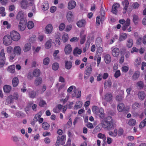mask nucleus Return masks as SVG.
Instances as JSON below:
<instances>
[{
  "label": "nucleus",
  "instance_id": "f257e3e1",
  "mask_svg": "<svg viewBox=\"0 0 146 146\" xmlns=\"http://www.w3.org/2000/svg\"><path fill=\"white\" fill-rule=\"evenodd\" d=\"M115 126V124L113 122L112 118L111 117H108L105 119L102 120L100 124L97 125L95 129L98 131H99L103 127L110 131L113 129Z\"/></svg>",
  "mask_w": 146,
  "mask_h": 146
},
{
  "label": "nucleus",
  "instance_id": "f03ea898",
  "mask_svg": "<svg viewBox=\"0 0 146 146\" xmlns=\"http://www.w3.org/2000/svg\"><path fill=\"white\" fill-rule=\"evenodd\" d=\"M22 49L21 47L19 46H15L13 49V52L9 55V60L10 62L14 61L15 59L16 55H20L22 53Z\"/></svg>",
  "mask_w": 146,
  "mask_h": 146
},
{
  "label": "nucleus",
  "instance_id": "7ed1b4c3",
  "mask_svg": "<svg viewBox=\"0 0 146 146\" xmlns=\"http://www.w3.org/2000/svg\"><path fill=\"white\" fill-rule=\"evenodd\" d=\"M10 36L12 40L17 41L20 38L21 36L20 34L17 31H13L11 32Z\"/></svg>",
  "mask_w": 146,
  "mask_h": 146
},
{
  "label": "nucleus",
  "instance_id": "20e7f679",
  "mask_svg": "<svg viewBox=\"0 0 146 146\" xmlns=\"http://www.w3.org/2000/svg\"><path fill=\"white\" fill-rule=\"evenodd\" d=\"M3 42L4 45L6 46L10 45L12 42V40L9 35H5L3 38Z\"/></svg>",
  "mask_w": 146,
  "mask_h": 146
},
{
  "label": "nucleus",
  "instance_id": "39448f33",
  "mask_svg": "<svg viewBox=\"0 0 146 146\" xmlns=\"http://www.w3.org/2000/svg\"><path fill=\"white\" fill-rule=\"evenodd\" d=\"M66 139V136L65 135H62L61 136H58L56 141V146H59L60 143L62 145L64 144L65 142Z\"/></svg>",
  "mask_w": 146,
  "mask_h": 146
},
{
  "label": "nucleus",
  "instance_id": "423d86ee",
  "mask_svg": "<svg viewBox=\"0 0 146 146\" xmlns=\"http://www.w3.org/2000/svg\"><path fill=\"white\" fill-rule=\"evenodd\" d=\"M111 54L114 57H117L119 54V50L118 48L113 47L111 48Z\"/></svg>",
  "mask_w": 146,
  "mask_h": 146
},
{
  "label": "nucleus",
  "instance_id": "0eeeda50",
  "mask_svg": "<svg viewBox=\"0 0 146 146\" xmlns=\"http://www.w3.org/2000/svg\"><path fill=\"white\" fill-rule=\"evenodd\" d=\"M25 15V13L23 11H19L17 14L16 19L20 21H25L24 19Z\"/></svg>",
  "mask_w": 146,
  "mask_h": 146
},
{
  "label": "nucleus",
  "instance_id": "6e6552de",
  "mask_svg": "<svg viewBox=\"0 0 146 146\" xmlns=\"http://www.w3.org/2000/svg\"><path fill=\"white\" fill-rule=\"evenodd\" d=\"M120 7V5L117 3L114 4L112 7L111 12L115 15H117V13L118 10Z\"/></svg>",
  "mask_w": 146,
  "mask_h": 146
},
{
  "label": "nucleus",
  "instance_id": "1a4fd4ad",
  "mask_svg": "<svg viewBox=\"0 0 146 146\" xmlns=\"http://www.w3.org/2000/svg\"><path fill=\"white\" fill-rule=\"evenodd\" d=\"M104 97L105 100L111 104L113 98L112 94L110 93H107L105 95Z\"/></svg>",
  "mask_w": 146,
  "mask_h": 146
},
{
  "label": "nucleus",
  "instance_id": "9d476101",
  "mask_svg": "<svg viewBox=\"0 0 146 146\" xmlns=\"http://www.w3.org/2000/svg\"><path fill=\"white\" fill-rule=\"evenodd\" d=\"M26 27V23L25 21H20L18 25V29L21 31L25 30Z\"/></svg>",
  "mask_w": 146,
  "mask_h": 146
},
{
  "label": "nucleus",
  "instance_id": "9b49d317",
  "mask_svg": "<svg viewBox=\"0 0 146 146\" xmlns=\"http://www.w3.org/2000/svg\"><path fill=\"white\" fill-rule=\"evenodd\" d=\"M74 17V15L73 12L71 11H69L67 13L66 18L67 20L69 22L73 21Z\"/></svg>",
  "mask_w": 146,
  "mask_h": 146
},
{
  "label": "nucleus",
  "instance_id": "f8f14e48",
  "mask_svg": "<svg viewBox=\"0 0 146 146\" xmlns=\"http://www.w3.org/2000/svg\"><path fill=\"white\" fill-rule=\"evenodd\" d=\"M42 114V112L40 111L35 115L33 121L31 123L32 125L33 126L35 125V123L38 121V119L40 117Z\"/></svg>",
  "mask_w": 146,
  "mask_h": 146
},
{
  "label": "nucleus",
  "instance_id": "ddd939ff",
  "mask_svg": "<svg viewBox=\"0 0 146 146\" xmlns=\"http://www.w3.org/2000/svg\"><path fill=\"white\" fill-rule=\"evenodd\" d=\"M137 95L139 99L141 101L143 100L146 96L145 92L142 91L138 92Z\"/></svg>",
  "mask_w": 146,
  "mask_h": 146
},
{
  "label": "nucleus",
  "instance_id": "4468645a",
  "mask_svg": "<svg viewBox=\"0 0 146 146\" xmlns=\"http://www.w3.org/2000/svg\"><path fill=\"white\" fill-rule=\"evenodd\" d=\"M122 4L123 6V13H126L128 6L129 3L127 0H124L122 1Z\"/></svg>",
  "mask_w": 146,
  "mask_h": 146
},
{
  "label": "nucleus",
  "instance_id": "2eb2a0df",
  "mask_svg": "<svg viewBox=\"0 0 146 146\" xmlns=\"http://www.w3.org/2000/svg\"><path fill=\"white\" fill-rule=\"evenodd\" d=\"M72 50L71 45L69 44L66 45L64 48V52L66 54H69L72 52Z\"/></svg>",
  "mask_w": 146,
  "mask_h": 146
},
{
  "label": "nucleus",
  "instance_id": "dca6fc26",
  "mask_svg": "<svg viewBox=\"0 0 146 146\" xmlns=\"http://www.w3.org/2000/svg\"><path fill=\"white\" fill-rule=\"evenodd\" d=\"M76 5V2L73 0L70 1L68 4V8L69 10L74 8Z\"/></svg>",
  "mask_w": 146,
  "mask_h": 146
},
{
  "label": "nucleus",
  "instance_id": "f3484780",
  "mask_svg": "<svg viewBox=\"0 0 146 146\" xmlns=\"http://www.w3.org/2000/svg\"><path fill=\"white\" fill-rule=\"evenodd\" d=\"M28 94L29 97L34 98H35L36 96V92L34 90L29 89L27 90Z\"/></svg>",
  "mask_w": 146,
  "mask_h": 146
},
{
  "label": "nucleus",
  "instance_id": "a211bd4d",
  "mask_svg": "<svg viewBox=\"0 0 146 146\" xmlns=\"http://www.w3.org/2000/svg\"><path fill=\"white\" fill-rule=\"evenodd\" d=\"M31 45L30 43L25 44L23 46V50L24 52H27L29 51L31 49Z\"/></svg>",
  "mask_w": 146,
  "mask_h": 146
},
{
  "label": "nucleus",
  "instance_id": "6ab92c4d",
  "mask_svg": "<svg viewBox=\"0 0 146 146\" xmlns=\"http://www.w3.org/2000/svg\"><path fill=\"white\" fill-rule=\"evenodd\" d=\"M53 27L51 24H48L45 27V31L47 34L51 33L52 31Z\"/></svg>",
  "mask_w": 146,
  "mask_h": 146
},
{
  "label": "nucleus",
  "instance_id": "aec40b11",
  "mask_svg": "<svg viewBox=\"0 0 146 146\" xmlns=\"http://www.w3.org/2000/svg\"><path fill=\"white\" fill-rule=\"evenodd\" d=\"M97 112L96 115H98L100 118H103L104 117L105 114L104 113V110L103 108H100Z\"/></svg>",
  "mask_w": 146,
  "mask_h": 146
},
{
  "label": "nucleus",
  "instance_id": "412c9836",
  "mask_svg": "<svg viewBox=\"0 0 146 146\" xmlns=\"http://www.w3.org/2000/svg\"><path fill=\"white\" fill-rule=\"evenodd\" d=\"M49 7V5L47 1H44L41 4V8L44 11L47 10Z\"/></svg>",
  "mask_w": 146,
  "mask_h": 146
},
{
  "label": "nucleus",
  "instance_id": "4be33fe9",
  "mask_svg": "<svg viewBox=\"0 0 146 146\" xmlns=\"http://www.w3.org/2000/svg\"><path fill=\"white\" fill-rule=\"evenodd\" d=\"M141 63V58L139 57H138L135 60L134 64L135 66L138 67L140 65Z\"/></svg>",
  "mask_w": 146,
  "mask_h": 146
},
{
  "label": "nucleus",
  "instance_id": "5701e85b",
  "mask_svg": "<svg viewBox=\"0 0 146 146\" xmlns=\"http://www.w3.org/2000/svg\"><path fill=\"white\" fill-rule=\"evenodd\" d=\"M42 80L41 78L39 77L36 78L34 82V84L36 86H38L41 84Z\"/></svg>",
  "mask_w": 146,
  "mask_h": 146
},
{
  "label": "nucleus",
  "instance_id": "b1692460",
  "mask_svg": "<svg viewBox=\"0 0 146 146\" xmlns=\"http://www.w3.org/2000/svg\"><path fill=\"white\" fill-rule=\"evenodd\" d=\"M80 43L81 44H83L85 42L86 40V35L84 33V31H82L80 33Z\"/></svg>",
  "mask_w": 146,
  "mask_h": 146
},
{
  "label": "nucleus",
  "instance_id": "393cba45",
  "mask_svg": "<svg viewBox=\"0 0 146 146\" xmlns=\"http://www.w3.org/2000/svg\"><path fill=\"white\" fill-rule=\"evenodd\" d=\"M130 23V20L129 19H127L125 22L124 24L122 27V29L123 31L127 30V28L129 26Z\"/></svg>",
  "mask_w": 146,
  "mask_h": 146
},
{
  "label": "nucleus",
  "instance_id": "a878e982",
  "mask_svg": "<svg viewBox=\"0 0 146 146\" xmlns=\"http://www.w3.org/2000/svg\"><path fill=\"white\" fill-rule=\"evenodd\" d=\"M104 59L106 64L109 63L111 61V58L110 55L108 54H105L104 56Z\"/></svg>",
  "mask_w": 146,
  "mask_h": 146
},
{
  "label": "nucleus",
  "instance_id": "bb28decb",
  "mask_svg": "<svg viewBox=\"0 0 146 146\" xmlns=\"http://www.w3.org/2000/svg\"><path fill=\"white\" fill-rule=\"evenodd\" d=\"M140 76V72L139 71H136L134 72L132 76V79L136 80L138 79Z\"/></svg>",
  "mask_w": 146,
  "mask_h": 146
},
{
  "label": "nucleus",
  "instance_id": "cd10ccee",
  "mask_svg": "<svg viewBox=\"0 0 146 146\" xmlns=\"http://www.w3.org/2000/svg\"><path fill=\"white\" fill-rule=\"evenodd\" d=\"M133 44V41L132 39L128 38L127 40L126 45L127 47L128 48H131Z\"/></svg>",
  "mask_w": 146,
  "mask_h": 146
},
{
  "label": "nucleus",
  "instance_id": "c85d7f7f",
  "mask_svg": "<svg viewBox=\"0 0 146 146\" xmlns=\"http://www.w3.org/2000/svg\"><path fill=\"white\" fill-rule=\"evenodd\" d=\"M3 89L5 93H8L11 90V87L10 85H6L4 86Z\"/></svg>",
  "mask_w": 146,
  "mask_h": 146
},
{
  "label": "nucleus",
  "instance_id": "c756f323",
  "mask_svg": "<svg viewBox=\"0 0 146 146\" xmlns=\"http://www.w3.org/2000/svg\"><path fill=\"white\" fill-rule=\"evenodd\" d=\"M127 34L122 33H121L119 35V40L120 41H122L125 39L127 38Z\"/></svg>",
  "mask_w": 146,
  "mask_h": 146
},
{
  "label": "nucleus",
  "instance_id": "7c9ffc66",
  "mask_svg": "<svg viewBox=\"0 0 146 146\" xmlns=\"http://www.w3.org/2000/svg\"><path fill=\"white\" fill-rule=\"evenodd\" d=\"M40 70L38 68H36L33 70V74L34 77H37L40 76Z\"/></svg>",
  "mask_w": 146,
  "mask_h": 146
},
{
  "label": "nucleus",
  "instance_id": "2f4dec72",
  "mask_svg": "<svg viewBox=\"0 0 146 146\" xmlns=\"http://www.w3.org/2000/svg\"><path fill=\"white\" fill-rule=\"evenodd\" d=\"M77 24L80 27H84L86 25V21L84 19H81L77 22Z\"/></svg>",
  "mask_w": 146,
  "mask_h": 146
},
{
  "label": "nucleus",
  "instance_id": "473e14b6",
  "mask_svg": "<svg viewBox=\"0 0 146 146\" xmlns=\"http://www.w3.org/2000/svg\"><path fill=\"white\" fill-rule=\"evenodd\" d=\"M19 83V80L18 78L15 77L12 80L13 86L14 87H17Z\"/></svg>",
  "mask_w": 146,
  "mask_h": 146
},
{
  "label": "nucleus",
  "instance_id": "72a5a7b5",
  "mask_svg": "<svg viewBox=\"0 0 146 146\" xmlns=\"http://www.w3.org/2000/svg\"><path fill=\"white\" fill-rule=\"evenodd\" d=\"M82 50L78 47H76L73 50V53L74 55L77 56V54H80L82 53Z\"/></svg>",
  "mask_w": 146,
  "mask_h": 146
},
{
  "label": "nucleus",
  "instance_id": "f704fd0d",
  "mask_svg": "<svg viewBox=\"0 0 146 146\" xmlns=\"http://www.w3.org/2000/svg\"><path fill=\"white\" fill-rule=\"evenodd\" d=\"M102 38L100 37H98L96 39L95 44L96 46H101L102 45Z\"/></svg>",
  "mask_w": 146,
  "mask_h": 146
},
{
  "label": "nucleus",
  "instance_id": "c9c22d12",
  "mask_svg": "<svg viewBox=\"0 0 146 146\" xmlns=\"http://www.w3.org/2000/svg\"><path fill=\"white\" fill-rule=\"evenodd\" d=\"M124 105L122 103H119L117 106V109L119 112L122 111L124 109Z\"/></svg>",
  "mask_w": 146,
  "mask_h": 146
},
{
  "label": "nucleus",
  "instance_id": "e433bc0d",
  "mask_svg": "<svg viewBox=\"0 0 146 146\" xmlns=\"http://www.w3.org/2000/svg\"><path fill=\"white\" fill-rule=\"evenodd\" d=\"M109 135L112 137H116L117 135V131L116 129H114L113 131H110L108 132Z\"/></svg>",
  "mask_w": 146,
  "mask_h": 146
},
{
  "label": "nucleus",
  "instance_id": "4c0bfd02",
  "mask_svg": "<svg viewBox=\"0 0 146 146\" xmlns=\"http://www.w3.org/2000/svg\"><path fill=\"white\" fill-rule=\"evenodd\" d=\"M52 40L50 39L47 40L44 46L46 49H49L51 46Z\"/></svg>",
  "mask_w": 146,
  "mask_h": 146
},
{
  "label": "nucleus",
  "instance_id": "58836bf2",
  "mask_svg": "<svg viewBox=\"0 0 146 146\" xmlns=\"http://www.w3.org/2000/svg\"><path fill=\"white\" fill-rule=\"evenodd\" d=\"M8 71L11 73H13L15 71V66L14 65H12L9 66L8 67Z\"/></svg>",
  "mask_w": 146,
  "mask_h": 146
},
{
  "label": "nucleus",
  "instance_id": "ea45409f",
  "mask_svg": "<svg viewBox=\"0 0 146 146\" xmlns=\"http://www.w3.org/2000/svg\"><path fill=\"white\" fill-rule=\"evenodd\" d=\"M136 86L140 89H143L144 86V82L141 81H138L136 83Z\"/></svg>",
  "mask_w": 146,
  "mask_h": 146
},
{
  "label": "nucleus",
  "instance_id": "a19ab883",
  "mask_svg": "<svg viewBox=\"0 0 146 146\" xmlns=\"http://www.w3.org/2000/svg\"><path fill=\"white\" fill-rule=\"evenodd\" d=\"M112 84V83L110 80H108L105 81L104 84V87L105 88H110Z\"/></svg>",
  "mask_w": 146,
  "mask_h": 146
},
{
  "label": "nucleus",
  "instance_id": "79ce46f5",
  "mask_svg": "<svg viewBox=\"0 0 146 146\" xmlns=\"http://www.w3.org/2000/svg\"><path fill=\"white\" fill-rule=\"evenodd\" d=\"M82 103L81 101H78L77 102L75 105L74 106V108L75 109L77 110L80 108L82 106Z\"/></svg>",
  "mask_w": 146,
  "mask_h": 146
},
{
  "label": "nucleus",
  "instance_id": "37998d69",
  "mask_svg": "<svg viewBox=\"0 0 146 146\" xmlns=\"http://www.w3.org/2000/svg\"><path fill=\"white\" fill-rule=\"evenodd\" d=\"M21 7L23 9H26L28 7L27 2L26 0H23L21 3Z\"/></svg>",
  "mask_w": 146,
  "mask_h": 146
},
{
  "label": "nucleus",
  "instance_id": "c03bdc74",
  "mask_svg": "<svg viewBox=\"0 0 146 146\" xmlns=\"http://www.w3.org/2000/svg\"><path fill=\"white\" fill-rule=\"evenodd\" d=\"M42 128L45 130H48L49 128L50 125L46 122H43L42 124Z\"/></svg>",
  "mask_w": 146,
  "mask_h": 146
},
{
  "label": "nucleus",
  "instance_id": "a18cd8bd",
  "mask_svg": "<svg viewBox=\"0 0 146 146\" xmlns=\"http://www.w3.org/2000/svg\"><path fill=\"white\" fill-rule=\"evenodd\" d=\"M72 67V62L70 61H66L65 62V68L68 70L70 69Z\"/></svg>",
  "mask_w": 146,
  "mask_h": 146
},
{
  "label": "nucleus",
  "instance_id": "49530a36",
  "mask_svg": "<svg viewBox=\"0 0 146 146\" xmlns=\"http://www.w3.org/2000/svg\"><path fill=\"white\" fill-rule=\"evenodd\" d=\"M34 27V24L32 21H29L27 24V27L29 29H33Z\"/></svg>",
  "mask_w": 146,
  "mask_h": 146
},
{
  "label": "nucleus",
  "instance_id": "de8ad7c7",
  "mask_svg": "<svg viewBox=\"0 0 146 146\" xmlns=\"http://www.w3.org/2000/svg\"><path fill=\"white\" fill-rule=\"evenodd\" d=\"M136 123V120L135 119H130L128 123L129 125L132 126H134Z\"/></svg>",
  "mask_w": 146,
  "mask_h": 146
},
{
  "label": "nucleus",
  "instance_id": "09e8293b",
  "mask_svg": "<svg viewBox=\"0 0 146 146\" xmlns=\"http://www.w3.org/2000/svg\"><path fill=\"white\" fill-rule=\"evenodd\" d=\"M69 37L68 35L66 33H64L62 37V39L64 42H65L68 40Z\"/></svg>",
  "mask_w": 146,
  "mask_h": 146
},
{
  "label": "nucleus",
  "instance_id": "8fccbe9b",
  "mask_svg": "<svg viewBox=\"0 0 146 146\" xmlns=\"http://www.w3.org/2000/svg\"><path fill=\"white\" fill-rule=\"evenodd\" d=\"M32 136L34 141H37L40 139V135L38 133H37L35 135H32Z\"/></svg>",
  "mask_w": 146,
  "mask_h": 146
},
{
  "label": "nucleus",
  "instance_id": "3c124183",
  "mask_svg": "<svg viewBox=\"0 0 146 146\" xmlns=\"http://www.w3.org/2000/svg\"><path fill=\"white\" fill-rule=\"evenodd\" d=\"M100 108L96 106H93L92 108V110L93 112L96 114L97 113Z\"/></svg>",
  "mask_w": 146,
  "mask_h": 146
},
{
  "label": "nucleus",
  "instance_id": "603ef678",
  "mask_svg": "<svg viewBox=\"0 0 146 146\" xmlns=\"http://www.w3.org/2000/svg\"><path fill=\"white\" fill-rule=\"evenodd\" d=\"M5 8L3 7H0V14L1 15L3 16H5L6 14V13L5 12Z\"/></svg>",
  "mask_w": 146,
  "mask_h": 146
},
{
  "label": "nucleus",
  "instance_id": "864d4df0",
  "mask_svg": "<svg viewBox=\"0 0 146 146\" xmlns=\"http://www.w3.org/2000/svg\"><path fill=\"white\" fill-rule=\"evenodd\" d=\"M50 62V59L48 57H47L44 59L43 60V64L46 65H47L49 64Z\"/></svg>",
  "mask_w": 146,
  "mask_h": 146
},
{
  "label": "nucleus",
  "instance_id": "5fc2aeb1",
  "mask_svg": "<svg viewBox=\"0 0 146 146\" xmlns=\"http://www.w3.org/2000/svg\"><path fill=\"white\" fill-rule=\"evenodd\" d=\"M92 68L90 66H87L86 70L87 74H90L92 72Z\"/></svg>",
  "mask_w": 146,
  "mask_h": 146
},
{
  "label": "nucleus",
  "instance_id": "6e6d98bb",
  "mask_svg": "<svg viewBox=\"0 0 146 146\" xmlns=\"http://www.w3.org/2000/svg\"><path fill=\"white\" fill-rule=\"evenodd\" d=\"M97 137L98 138L102 139L104 140H106V137L105 135L101 133H99L98 134Z\"/></svg>",
  "mask_w": 146,
  "mask_h": 146
},
{
  "label": "nucleus",
  "instance_id": "4d7b16f0",
  "mask_svg": "<svg viewBox=\"0 0 146 146\" xmlns=\"http://www.w3.org/2000/svg\"><path fill=\"white\" fill-rule=\"evenodd\" d=\"M101 15L102 17V20L104 21V16L105 14V12L104 9L102 7L101 9Z\"/></svg>",
  "mask_w": 146,
  "mask_h": 146
},
{
  "label": "nucleus",
  "instance_id": "13d9d810",
  "mask_svg": "<svg viewBox=\"0 0 146 146\" xmlns=\"http://www.w3.org/2000/svg\"><path fill=\"white\" fill-rule=\"evenodd\" d=\"M104 21L102 20V18H100V16H98L96 18V23L98 25H99L100 24L101 22Z\"/></svg>",
  "mask_w": 146,
  "mask_h": 146
},
{
  "label": "nucleus",
  "instance_id": "bf43d9fd",
  "mask_svg": "<svg viewBox=\"0 0 146 146\" xmlns=\"http://www.w3.org/2000/svg\"><path fill=\"white\" fill-rule=\"evenodd\" d=\"M52 67L53 70H57L59 68V64L57 63H55L52 64Z\"/></svg>",
  "mask_w": 146,
  "mask_h": 146
},
{
  "label": "nucleus",
  "instance_id": "052dcab7",
  "mask_svg": "<svg viewBox=\"0 0 146 146\" xmlns=\"http://www.w3.org/2000/svg\"><path fill=\"white\" fill-rule=\"evenodd\" d=\"M146 126V117L142 121L139 125L140 127H143Z\"/></svg>",
  "mask_w": 146,
  "mask_h": 146
},
{
  "label": "nucleus",
  "instance_id": "680f3d73",
  "mask_svg": "<svg viewBox=\"0 0 146 146\" xmlns=\"http://www.w3.org/2000/svg\"><path fill=\"white\" fill-rule=\"evenodd\" d=\"M138 16L136 15H134L133 16V21L135 24H136L138 21Z\"/></svg>",
  "mask_w": 146,
  "mask_h": 146
},
{
  "label": "nucleus",
  "instance_id": "e2e57ef3",
  "mask_svg": "<svg viewBox=\"0 0 146 146\" xmlns=\"http://www.w3.org/2000/svg\"><path fill=\"white\" fill-rule=\"evenodd\" d=\"M140 104L138 102H135L132 105V107L134 109L136 108H139Z\"/></svg>",
  "mask_w": 146,
  "mask_h": 146
},
{
  "label": "nucleus",
  "instance_id": "0e129e2a",
  "mask_svg": "<svg viewBox=\"0 0 146 146\" xmlns=\"http://www.w3.org/2000/svg\"><path fill=\"white\" fill-rule=\"evenodd\" d=\"M65 27V25L63 23H61L59 26V30L60 31H63Z\"/></svg>",
  "mask_w": 146,
  "mask_h": 146
},
{
  "label": "nucleus",
  "instance_id": "69168bd1",
  "mask_svg": "<svg viewBox=\"0 0 146 146\" xmlns=\"http://www.w3.org/2000/svg\"><path fill=\"white\" fill-rule=\"evenodd\" d=\"M3 24L4 26H6L7 28V29L11 27V25L9 24L7 21H4L3 23Z\"/></svg>",
  "mask_w": 146,
  "mask_h": 146
},
{
  "label": "nucleus",
  "instance_id": "338daca9",
  "mask_svg": "<svg viewBox=\"0 0 146 146\" xmlns=\"http://www.w3.org/2000/svg\"><path fill=\"white\" fill-rule=\"evenodd\" d=\"M20 138L16 136H13L12 137V140L13 141L15 142H17L19 141Z\"/></svg>",
  "mask_w": 146,
  "mask_h": 146
},
{
  "label": "nucleus",
  "instance_id": "774afa93",
  "mask_svg": "<svg viewBox=\"0 0 146 146\" xmlns=\"http://www.w3.org/2000/svg\"><path fill=\"white\" fill-rule=\"evenodd\" d=\"M46 105V102L44 100H40L39 103V105L40 107H44Z\"/></svg>",
  "mask_w": 146,
  "mask_h": 146
}]
</instances>
